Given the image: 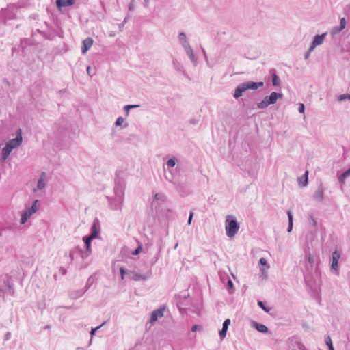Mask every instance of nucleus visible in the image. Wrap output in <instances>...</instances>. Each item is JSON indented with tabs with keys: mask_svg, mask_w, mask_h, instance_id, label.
Here are the masks:
<instances>
[{
	"mask_svg": "<svg viewBox=\"0 0 350 350\" xmlns=\"http://www.w3.org/2000/svg\"><path fill=\"white\" fill-rule=\"evenodd\" d=\"M70 257L71 260H73V259H74V255H73L72 252H70Z\"/></svg>",
	"mask_w": 350,
	"mask_h": 350,
	"instance_id": "nucleus-59",
	"label": "nucleus"
},
{
	"mask_svg": "<svg viewBox=\"0 0 350 350\" xmlns=\"http://www.w3.org/2000/svg\"><path fill=\"white\" fill-rule=\"evenodd\" d=\"M46 173L44 172H42L41 174H40V178H42V180H45V178H46Z\"/></svg>",
	"mask_w": 350,
	"mask_h": 350,
	"instance_id": "nucleus-56",
	"label": "nucleus"
},
{
	"mask_svg": "<svg viewBox=\"0 0 350 350\" xmlns=\"http://www.w3.org/2000/svg\"><path fill=\"white\" fill-rule=\"evenodd\" d=\"M274 92H271L270 95L266 96L264 99L258 103V108L263 109L267 108L269 105H273L276 103L277 100L275 99Z\"/></svg>",
	"mask_w": 350,
	"mask_h": 350,
	"instance_id": "nucleus-2",
	"label": "nucleus"
},
{
	"mask_svg": "<svg viewBox=\"0 0 350 350\" xmlns=\"http://www.w3.org/2000/svg\"><path fill=\"white\" fill-rule=\"evenodd\" d=\"M126 21V18L124 20V22L120 25V27H122L124 26V23Z\"/></svg>",
	"mask_w": 350,
	"mask_h": 350,
	"instance_id": "nucleus-60",
	"label": "nucleus"
},
{
	"mask_svg": "<svg viewBox=\"0 0 350 350\" xmlns=\"http://www.w3.org/2000/svg\"><path fill=\"white\" fill-rule=\"evenodd\" d=\"M304 110H305L304 105L303 103H300L299 107V113H304Z\"/></svg>",
	"mask_w": 350,
	"mask_h": 350,
	"instance_id": "nucleus-47",
	"label": "nucleus"
},
{
	"mask_svg": "<svg viewBox=\"0 0 350 350\" xmlns=\"http://www.w3.org/2000/svg\"><path fill=\"white\" fill-rule=\"evenodd\" d=\"M343 176H346V177H348L350 176V167L345 172H344L343 173Z\"/></svg>",
	"mask_w": 350,
	"mask_h": 350,
	"instance_id": "nucleus-52",
	"label": "nucleus"
},
{
	"mask_svg": "<svg viewBox=\"0 0 350 350\" xmlns=\"http://www.w3.org/2000/svg\"><path fill=\"white\" fill-rule=\"evenodd\" d=\"M246 90H257L260 88H262L264 85L262 81L260 82H254V81H246L243 83Z\"/></svg>",
	"mask_w": 350,
	"mask_h": 350,
	"instance_id": "nucleus-9",
	"label": "nucleus"
},
{
	"mask_svg": "<svg viewBox=\"0 0 350 350\" xmlns=\"http://www.w3.org/2000/svg\"><path fill=\"white\" fill-rule=\"evenodd\" d=\"M142 250V245L141 244L132 252L133 255H138Z\"/></svg>",
	"mask_w": 350,
	"mask_h": 350,
	"instance_id": "nucleus-39",
	"label": "nucleus"
},
{
	"mask_svg": "<svg viewBox=\"0 0 350 350\" xmlns=\"http://www.w3.org/2000/svg\"><path fill=\"white\" fill-rule=\"evenodd\" d=\"M332 261L331 265V268L334 270L337 271L338 268V260L340 258V253L338 252L337 250L332 252Z\"/></svg>",
	"mask_w": 350,
	"mask_h": 350,
	"instance_id": "nucleus-8",
	"label": "nucleus"
},
{
	"mask_svg": "<svg viewBox=\"0 0 350 350\" xmlns=\"http://www.w3.org/2000/svg\"><path fill=\"white\" fill-rule=\"evenodd\" d=\"M259 264L263 267H265L267 269L269 268L267 261L265 258H261L260 259Z\"/></svg>",
	"mask_w": 350,
	"mask_h": 350,
	"instance_id": "nucleus-34",
	"label": "nucleus"
},
{
	"mask_svg": "<svg viewBox=\"0 0 350 350\" xmlns=\"http://www.w3.org/2000/svg\"><path fill=\"white\" fill-rule=\"evenodd\" d=\"M308 262L310 264V265H312L313 262H314V258H313V256L310 254H308Z\"/></svg>",
	"mask_w": 350,
	"mask_h": 350,
	"instance_id": "nucleus-49",
	"label": "nucleus"
},
{
	"mask_svg": "<svg viewBox=\"0 0 350 350\" xmlns=\"http://www.w3.org/2000/svg\"><path fill=\"white\" fill-rule=\"evenodd\" d=\"M4 284L7 286L8 289L11 291V295L14 294L13 286L10 282V278L8 277L7 280L4 281Z\"/></svg>",
	"mask_w": 350,
	"mask_h": 350,
	"instance_id": "nucleus-30",
	"label": "nucleus"
},
{
	"mask_svg": "<svg viewBox=\"0 0 350 350\" xmlns=\"http://www.w3.org/2000/svg\"><path fill=\"white\" fill-rule=\"evenodd\" d=\"M326 35L327 32L323 33L321 35H316L314 37V39L312 42L317 46L321 45L323 42L324 38L326 36Z\"/></svg>",
	"mask_w": 350,
	"mask_h": 350,
	"instance_id": "nucleus-16",
	"label": "nucleus"
},
{
	"mask_svg": "<svg viewBox=\"0 0 350 350\" xmlns=\"http://www.w3.org/2000/svg\"><path fill=\"white\" fill-rule=\"evenodd\" d=\"M73 4L72 0H56V5L59 9L63 7L71 6Z\"/></svg>",
	"mask_w": 350,
	"mask_h": 350,
	"instance_id": "nucleus-15",
	"label": "nucleus"
},
{
	"mask_svg": "<svg viewBox=\"0 0 350 350\" xmlns=\"http://www.w3.org/2000/svg\"><path fill=\"white\" fill-rule=\"evenodd\" d=\"M124 202L123 193H117L113 201L110 202L111 208L113 210H121Z\"/></svg>",
	"mask_w": 350,
	"mask_h": 350,
	"instance_id": "nucleus-3",
	"label": "nucleus"
},
{
	"mask_svg": "<svg viewBox=\"0 0 350 350\" xmlns=\"http://www.w3.org/2000/svg\"><path fill=\"white\" fill-rule=\"evenodd\" d=\"M93 44V39L90 37L85 38L83 41V46L81 48V52L85 54L92 46Z\"/></svg>",
	"mask_w": 350,
	"mask_h": 350,
	"instance_id": "nucleus-11",
	"label": "nucleus"
},
{
	"mask_svg": "<svg viewBox=\"0 0 350 350\" xmlns=\"http://www.w3.org/2000/svg\"><path fill=\"white\" fill-rule=\"evenodd\" d=\"M124 119L122 117H119L117 118L115 124L116 126H120L124 122Z\"/></svg>",
	"mask_w": 350,
	"mask_h": 350,
	"instance_id": "nucleus-42",
	"label": "nucleus"
},
{
	"mask_svg": "<svg viewBox=\"0 0 350 350\" xmlns=\"http://www.w3.org/2000/svg\"><path fill=\"white\" fill-rule=\"evenodd\" d=\"M346 99H350V94H341V95H340L338 97V101H342V100H345Z\"/></svg>",
	"mask_w": 350,
	"mask_h": 350,
	"instance_id": "nucleus-33",
	"label": "nucleus"
},
{
	"mask_svg": "<svg viewBox=\"0 0 350 350\" xmlns=\"http://www.w3.org/2000/svg\"><path fill=\"white\" fill-rule=\"evenodd\" d=\"M317 46V45H314L312 42L311 43V45L308 49V51H309V53H311L314 49V48Z\"/></svg>",
	"mask_w": 350,
	"mask_h": 350,
	"instance_id": "nucleus-55",
	"label": "nucleus"
},
{
	"mask_svg": "<svg viewBox=\"0 0 350 350\" xmlns=\"http://www.w3.org/2000/svg\"><path fill=\"white\" fill-rule=\"evenodd\" d=\"M139 107V105H127L124 107V109L126 111V116H128L129 113V109L137 108Z\"/></svg>",
	"mask_w": 350,
	"mask_h": 350,
	"instance_id": "nucleus-27",
	"label": "nucleus"
},
{
	"mask_svg": "<svg viewBox=\"0 0 350 350\" xmlns=\"http://www.w3.org/2000/svg\"><path fill=\"white\" fill-rule=\"evenodd\" d=\"M245 91H246L245 87L243 83H242L236 88L233 96L235 98H239V97H241L243 95V93Z\"/></svg>",
	"mask_w": 350,
	"mask_h": 350,
	"instance_id": "nucleus-13",
	"label": "nucleus"
},
{
	"mask_svg": "<svg viewBox=\"0 0 350 350\" xmlns=\"http://www.w3.org/2000/svg\"><path fill=\"white\" fill-rule=\"evenodd\" d=\"M154 198L157 200L165 201V196L162 193H156L154 195Z\"/></svg>",
	"mask_w": 350,
	"mask_h": 350,
	"instance_id": "nucleus-37",
	"label": "nucleus"
},
{
	"mask_svg": "<svg viewBox=\"0 0 350 350\" xmlns=\"http://www.w3.org/2000/svg\"><path fill=\"white\" fill-rule=\"evenodd\" d=\"M274 92V94L276 95V96H275L276 100H278L279 98H282L283 97V94L282 93H278V92Z\"/></svg>",
	"mask_w": 350,
	"mask_h": 350,
	"instance_id": "nucleus-50",
	"label": "nucleus"
},
{
	"mask_svg": "<svg viewBox=\"0 0 350 350\" xmlns=\"http://www.w3.org/2000/svg\"><path fill=\"white\" fill-rule=\"evenodd\" d=\"M165 310V306H162L159 309L154 310L150 317V323H154L157 321L158 318L163 317L164 311Z\"/></svg>",
	"mask_w": 350,
	"mask_h": 350,
	"instance_id": "nucleus-6",
	"label": "nucleus"
},
{
	"mask_svg": "<svg viewBox=\"0 0 350 350\" xmlns=\"http://www.w3.org/2000/svg\"><path fill=\"white\" fill-rule=\"evenodd\" d=\"M258 305L259 306V307H260L266 312H269V310H271L269 308L267 307L265 305L264 302L262 301H258Z\"/></svg>",
	"mask_w": 350,
	"mask_h": 350,
	"instance_id": "nucleus-31",
	"label": "nucleus"
},
{
	"mask_svg": "<svg viewBox=\"0 0 350 350\" xmlns=\"http://www.w3.org/2000/svg\"><path fill=\"white\" fill-rule=\"evenodd\" d=\"M178 243H176V244L175 245V246H174V249H176V248L178 247Z\"/></svg>",
	"mask_w": 350,
	"mask_h": 350,
	"instance_id": "nucleus-64",
	"label": "nucleus"
},
{
	"mask_svg": "<svg viewBox=\"0 0 350 350\" xmlns=\"http://www.w3.org/2000/svg\"><path fill=\"white\" fill-rule=\"evenodd\" d=\"M308 171H306L305 174L302 176H301L298 178V182H299V185L304 187L308 185Z\"/></svg>",
	"mask_w": 350,
	"mask_h": 350,
	"instance_id": "nucleus-17",
	"label": "nucleus"
},
{
	"mask_svg": "<svg viewBox=\"0 0 350 350\" xmlns=\"http://www.w3.org/2000/svg\"><path fill=\"white\" fill-rule=\"evenodd\" d=\"M239 224L237 222L236 218L233 215H228L226 216L225 228L226 231V235L228 237H233L239 231Z\"/></svg>",
	"mask_w": 350,
	"mask_h": 350,
	"instance_id": "nucleus-1",
	"label": "nucleus"
},
{
	"mask_svg": "<svg viewBox=\"0 0 350 350\" xmlns=\"http://www.w3.org/2000/svg\"><path fill=\"white\" fill-rule=\"evenodd\" d=\"M176 159L175 158H170L167 162V165L169 167H173L175 166L176 165Z\"/></svg>",
	"mask_w": 350,
	"mask_h": 350,
	"instance_id": "nucleus-32",
	"label": "nucleus"
},
{
	"mask_svg": "<svg viewBox=\"0 0 350 350\" xmlns=\"http://www.w3.org/2000/svg\"><path fill=\"white\" fill-rule=\"evenodd\" d=\"M31 213H29L27 210H25L23 213L21 215V218L20 220V223L21 224H24L27 222L28 219L31 216Z\"/></svg>",
	"mask_w": 350,
	"mask_h": 350,
	"instance_id": "nucleus-20",
	"label": "nucleus"
},
{
	"mask_svg": "<svg viewBox=\"0 0 350 350\" xmlns=\"http://www.w3.org/2000/svg\"><path fill=\"white\" fill-rule=\"evenodd\" d=\"M132 275H133V276H132L133 280H134L135 281L146 280L147 279L146 276H145L144 275H142V274H139L136 272H133Z\"/></svg>",
	"mask_w": 350,
	"mask_h": 350,
	"instance_id": "nucleus-22",
	"label": "nucleus"
},
{
	"mask_svg": "<svg viewBox=\"0 0 350 350\" xmlns=\"http://www.w3.org/2000/svg\"><path fill=\"white\" fill-rule=\"evenodd\" d=\"M135 9L134 0H131L130 3L129 4V10L130 11H133Z\"/></svg>",
	"mask_w": 350,
	"mask_h": 350,
	"instance_id": "nucleus-45",
	"label": "nucleus"
},
{
	"mask_svg": "<svg viewBox=\"0 0 350 350\" xmlns=\"http://www.w3.org/2000/svg\"><path fill=\"white\" fill-rule=\"evenodd\" d=\"M193 215H194L193 212V211H190L189 219H188V224L189 225H191V221H192Z\"/></svg>",
	"mask_w": 350,
	"mask_h": 350,
	"instance_id": "nucleus-46",
	"label": "nucleus"
},
{
	"mask_svg": "<svg viewBox=\"0 0 350 350\" xmlns=\"http://www.w3.org/2000/svg\"><path fill=\"white\" fill-rule=\"evenodd\" d=\"M45 187V181L42 178H39L37 185V189L42 190Z\"/></svg>",
	"mask_w": 350,
	"mask_h": 350,
	"instance_id": "nucleus-28",
	"label": "nucleus"
},
{
	"mask_svg": "<svg viewBox=\"0 0 350 350\" xmlns=\"http://www.w3.org/2000/svg\"><path fill=\"white\" fill-rule=\"evenodd\" d=\"M94 282V279L92 278V276H90L88 280V282H87V284H86V287L87 288H88Z\"/></svg>",
	"mask_w": 350,
	"mask_h": 350,
	"instance_id": "nucleus-43",
	"label": "nucleus"
},
{
	"mask_svg": "<svg viewBox=\"0 0 350 350\" xmlns=\"http://www.w3.org/2000/svg\"><path fill=\"white\" fill-rule=\"evenodd\" d=\"M59 271L62 275H65L66 273V270L64 267H61Z\"/></svg>",
	"mask_w": 350,
	"mask_h": 350,
	"instance_id": "nucleus-57",
	"label": "nucleus"
},
{
	"mask_svg": "<svg viewBox=\"0 0 350 350\" xmlns=\"http://www.w3.org/2000/svg\"><path fill=\"white\" fill-rule=\"evenodd\" d=\"M50 328H51V325H46V326L44 327V329H50Z\"/></svg>",
	"mask_w": 350,
	"mask_h": 350,
	"instance_id": "nucleus-61",
	"label": "nucleus"
},
{
	"mask_svg": "<svg viewBox=\"0 0 350 350\" xmlns=\"http://www.w3.org/2000/svg\"><path fill=\"white\" fill-rule=\"evenodd\" d=\"M287 215L288 217V232H290L292 230L293 228V215L291 211H287Z\"/></svg>",
	"mask_w": 350,
	"mask_h": 350,
	"instance_id": "nucleus-23",
	"label": "nucleus"
},
{
	"mask_svg": "<svg viewBox=\"0 0 350 350\" xmlns=\"http://www.w3.org/2000/svg\"><path fill=\"white\" fill-rule=\"evenodd\" d=\"M100 222L98 218H95L92 225L90 231L91 233L89 237L96 239L98 237L100 233Z\"/></svg>",
	"mask_w": 350,
	"mask_h": 350,
	"instance_id": "nucleus-7",
	"label": "nucleus"
},
{
	"mask_svg": "<svg viewBox=\"0 0 350 350\" xmlns=\"http://www.w3.org/2000/svg\"><path fill=\"white\" fill-rule=\"evenodd\" d=\"M185 49H187V53L188 55L189 56L190 59H191V61L194 62L195 56H194V54H193V50L191 49V48L189 45L188 48L187 47Z\"/></svg>",
	"mask_w": 350,
	"mask_h": 350,
	"instance_id": "nucleus-29",
	"label": "nucleus"
},
{
	"mask_svg": "<svg viewBox=\"0 0 350 350\" xmlns=\"http://www.w3.org/2000/svg\"><path fill=\"white\" fill-rule=\"evenodd\" d=\"M230 323V320L229 319H226L223 323L222 329L219 332L221 338H223L226 336Z\"/></svg>",
	"mask_w": 350,
	"mask_h": 350,
	"instance_id": "nucleus-14",
	"label": "nucleus"
},
{
	"mask_svg": "<svg viewBox=\"0 0 350 350\" xmlns=\"http://www.w3.org/2000/svg\"><path fill=\"white\" fill-rule=\"evenodd\" d=\"M325 343L328 347V350H334L332 341L329 336H327L325 339Z\"/></svg>",
	"mask_w": 350,
	"mask_h": 350,
	"instance_id": "nucleus-25",
	"label": "nucleus"
},
{
	"mask_svg": "<svg viewBox=\"0 0 350 350\" xmlns=\"http://www.w3.org/2000/svg\"><path fill=\"white\" fill-rule=\"evenodd\" d=\"M190 123L191 124H195L196 123V121L194 119H192L191 121H190Z\"/></svg>",
	"mask_w": 350,
	"mask_h": 350,
	"instance_id": "nucleus-62",
	"label": "nucleus"
},
{
	"mask_svg": "<svg viewBox=\"0 0 350 350\" xmlns=\"http://www.w3.org/2000/svg\"><path fill=\"white\" fill-rule=\"evenodd\" d=\"M38 202H39L38 200H34L32 206L29 208H27L26 210L27 211H29V213H31V215H33V213H35L37 211V210L38 208Z\"/></svg>",
	"mask_w": 350,
	"mask_h": 350,
	"instance_id": "nucleus-21",
	"label": "nucleus"
},
{
	"mask_svg": "<svg viewBox=\"0 0 350 350\" xmlns=\"http://www.w3.org/2000/svg\"><path fill=\"white\" fill-rule=\"evenodd\" d=\"M346 178V176H343V174H341L338 178V180L341 184H344Z\"/></svg>",
	"mask_w": 350,
	"mask_h": 350,
	"instance_id": "nucleus-48",
	"label": "nucleus"
},
{
	"mask_svg": "<svg viewBox=\"0 0 350 350\" xmlns=\"http://www.w3.org/2000/svg\"><path fill=\"white\" fill-rule=\"evenodd\" d=\"M310 53H309V51H307L305 54V59H307L309 58L310 57Z\"/></svg>",
	"mask_w": 350,
	"mask_h": 350,
	"instance_id": "nucleus-58",
	"label": "nucleus"
},
{
	"mask_svg": "<svg viewBox=\"0 0 350 350\" xmlns=\"http://www.w3.org/2000/svg\"><path fill=\"white\" fill-rule=\"evenodd\" d=\"M87 72H88V74L90 76L93 75V74H92V68H91V66H88L87 67Z\"/></svg>",
	"mask_w": 350,
	"mask_h": 350,
	"instance_id": "nucleus-54",
	"label": "nucleus"
},
{
	"mask_svg": "<svg viewBox=\"0 0 350 350\" xmlns=\"http://www.w3.org/2000/svg\"><path fill=\"white\" fill-rule=\"evenodd\" d=\"M12 148L6 144L5 146L2 148L1 157V161L4 162L9 157L10 154L12 152Z\"/></svg>",
	"mask_w": 350,
	"mask_h": 350,
	"instance_id": "nucleus-12",
	"label": "nucleus"
},
{
	"mask_svg": "<svg viewBox=\"0 0 350 350\" xmlns=\"http://www.w3.org/2000/svg\"><path fill=\"white\" fill-rule=\"evenodd\" d=\"M260 271H261L262 273L264 274L265 268H261Z\"/></svg>",
	"mask_w": 350,
	"mask_h": 350,
	"instance_id": "nucleus-63",
	"label": "nucleus"
},
{
	"mask_svg": "<svg viewBox=\"0 0 350 350\" xmlns=\"http://www.w3.org/2000/svg\"><path fill=\"white\" fill-rule=\"evenodd\" d=\"M83 239L84 241L87 252L89 253L91 252V242L94 239L89 236H85L83 238Z\"/></svg>",
	"mask_w": 350,
	"mask_h": 350,
	"instance_id": "nucleus-19",
	"label": "nucleus"
},
{
	"mask_svg": "<svg viewBox=\"0 0 350 350\" xmlns=\"http://www.w3.org/2000/svg\"><path fill=\"white\" fill-rule=\"evenodd\" d=\"M120 275H121V278H122V280H123L124 275L126 273V270L124 268L121 267L120 269Z\"/></svg>",
	"mask_w": 350,
	"mask_h": 350,
	"instance_id": "nucleus-44",
	"label": "nucleus"
},
{
	"mask_svg": "<svg viewBox=\"0 0 350 350\" xmlns=\"http://www.w3.org/2000/svg\"><path fill=\"white\" fill-rule=\"evenodd\" d=\"M106 323V322H103L100 325L96 327V328H92V330L90 332L91 336H93L95 334L96 332L103 325H104Z\"/></svg>",
	"mask_w": 350,
	"mask_h": 350,
	"instance_id": "nucleus-38",
	"label": "nucleus"
},
{
	"mask_svg": "<svg viewBox=\"0 0 350 350\" xmlns=\"http://www.w3.org/2000/svg\"><path fill=\"white\" fill-rule=\"evenodd\" d=\"M342 29H340V27H335L332 29L331 33L332 35H335L340 32Z\"/></svg>",
	"mask_w": 350,
	"mask_h": 350,
	"instance_id": "nucleus-40",
	"label": "nucleus"
},
{
	"mask_svg": "<svg viewBox=\"0 0 350 350\" xmlns=\"http://www.w3.org/2000/svg\"><path fill=\"white\" fill-rule=\"evenodd\" d=\"M199 328H200V326L198 325H193L191 327V331L192 332H196V330H198Z\"/></svg>",
	"mask_w": 350,
	"mask_h": 350,
	"instance_id": "nucleus-53",
	"label": "nucleus"
},
{
	"mask_svg": "<svg viewBox=\"0 0 350 350\" xmlns=\"http://www.w3.org/2000/svg\"><path fill=\"white\" fill-rule=\"evenodd\" d=\"M227 288L230 293H232V290L234 289L233 283L231 280H228L227 282Z\"/></svg>",
	"mask_w": 350,
	"mask_h": 350,
	"instance_id": "nucleus-35",
	"label": "nucleus"
},
{
	"mask_svg": "<svg viewBox=\"0 0 350 350\" xmlns=\"http://www.w3.org/2000/svg\"><path fill=\"white\" fill-rule=\"evenodd\" d=\"M254 327L261 333H267L269 329L265 325L259 323L254 322Z\"/></svg>",
	"mask_w": 350,
	"mask_h": 350,
	"instance_id": "nucleus-18",
	"label": "nucleus"
},
{
	"mask_svg": "<svg viewBox=\"0 0 350 350\" xmlns=\"http://www.w3.org/2000/svg\"><path fill=\"white\" fill-rule=\"evenodd\" d=\"M272 83L274 86H278L280 84V79L275 73L272 75Z\"/></svg>",
	"mask_w": 350,
	"mask_h": 350,
	"instance_id": "nucleus-26",
	"label": "nucleus"
},
{
	"mask_svg": "<svg viewBox=\"0 0 350 350\" xmlns=\"http://www.w3.org/2000/svg\"><path fill=\"white\" fill-rule=\"evenodd\" d=\"M178 38L182 42L183 46L185 48H187V46H189V44L187 42L186 40V34L184 32H181L180 33H179Z\"/></svg>",
	"mask_w": 350,
	"mask_h": 350,
	"instance_id": "nucleus-24",
	"label": "nucleus"
},
{
	"mask_svg": "<svg viewBox=\"0 0 350 350\" xmlns=\"http://www.w3.org/2000/svg\"><path fill=\"white\" fill-rule=\"evenodd\" d=\"M288 348L291 350H306L305 346L301 342L299 338L293 336L288 340Z\"/></svg>",
	"mask_w": 350,
	"mask_h": 350,
	"instance_id": "nucleus-4",
	"label": "nucleus"
},
{
	"mask_svg": "<svg viewBox=\"0 0 350 350\" xmlns=\"http://www.w3.org/2000/svg\"><path fill=\"white\" fill-rule=\"evenodd\" d=\"M309 219H310V224L312 226H316L317 225V221L316 219L314 218L313 217V215L312 214H310L309 215Z\"/></svg>",
	"mask_w": 350,
	"mask_h": 350,
	"instance_id": "nucleus-36",
	"label": "nucleus"
},
{
	"mask_svg": "<svg viewBox=\"0 0 350 350\" xmlns=\"http://www.w3.org/2000/svg\"><path fill=\"white\" fill-rule=\"evenodd\" d=\"M346 20L345 18H342L340 19V29H344L345 28V26H346Z\"/></svg>",
	"mask_w": 350,
	"mask_h": 350,
	"instance_id": "nucleus-41",
	"label": "nucleus"
},
{
	"mask_svg": "<svg viewBox=\"0 0 350 350\" xmlns=\"http://www.w3.org/2000/svg\"><path fill=\"white\" fill-rule=\"evenodd\" d=\"M23 142L22 130L18 129L16 132V137L9 140L6 144L13 149L18 147Z\"/></svg>",
	"mask_w": 350,
	"mask_h": 350,
	"instance_id": "nucleus-5",
	"label": "nucleus"
},
{
	"mask_svg": "<svg viewBox=\"0 0 350 350\" xmlns=\"http://www.w3.org/2000/svg\"><path fill=\"white\" fill-rule=\"evenodd\" d=\"M11 337V333L8 332L5 335H4V340H8Z\"/></svg>",
	"mask_w": 350,
	"mask_h": 350,
	"instance_id": "nucleus-51",
	"label": "nucleus"
},
{
	"mask_svg": "<svg viewBox=\"0 0 350 350\" xmlns=\"http://www.w3.org/2000/svg\"><path fill=\"white\" fill-rule=\"evenodd\" d=\"M324 196V188L323 184L321 183L314 194V199L318 202H322Z\"/></svg>",
	"mask_w": 350,
	"mask_h": 350,
	"instance_id": "nucleus-10",
	"label": "nucleus"
}]
</instances>
